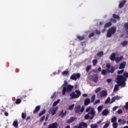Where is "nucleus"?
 <instances>
[{"label": "nucleus", "mask_w": 128, "mask_h": 128, "mask_svg": "<svg viewBox=\"0 0 128 128\" xmlns=\"http://www.w3.org/2000/svg\"><path fill=\"white\" fill-rule=\"evenodd\" d=\"M123 74L125 78H128V72H124Z\"/></svg>", "instance_id": "nucleus-60"}, {"label": "nucleus", "mask_w": 128, "mask_h": 128, "mask_svg": "<svg viewBox=\"0 0 128 128\" xmlns=\"http://www.w3.org/2000/svg\"><path fill=\"white\" fill-rule=\"evenodd\" d=\"M116 100V97L114 96L110 104H112L113 102H114Z\"/></svg>", "instance_id": "nucleus-49"}, {"label": "nucleus", "mask_w": 128, "mask_h": 128, "mask_svg": "<svg viewBox=\"0 0 128 128\" xmlns=\"http://www.w3.org/2000/svg\"><path fill=\"white\" fill-rule=\"evenodd\" d=\"M82 96V92L80 90H76L75 92L73 91L70 94V100H74V98H78L79 96Z\"/></svg>", "instance_id": "nucleus-2"}, {"label": "nucleus", "mask_w": 128, "mask_h": 128, "mask_svg": "<svg viewBox=\"0 0 128 128\" xmlns=\"http://www.w3.org/2000/svg\"><path fill=\"white\" fill-rule=\"evenodd\" d=\"M56 96V94L54 93L52 94V95L51 96L50 98H54V96Z\"/></svg>", "instance_id": "nucleus-64"}, {"label": "nucleus", "mask_w": 128, "mask_h": 128, "mask_svg": "<svg viewBox=\"0 0 128 128\" xmlns=\"http://www.w3.org/2000/svg\"><path fill=\"white\" fill-rule=\"evenodd\" d=\"M122 58H124L123 56H120V57L116 56V58H115L114 61L117 64H118V62H120L122 60Z\"/></svg>", "instance_id": "nucleus-15"}, {"label": "nucleus", "mask_w": 128, "mask_h": 128, "mask_svg": "<svg viewBox=\"0 0 128 128\" xmlns=\"http://www.w3.org/2000/svg\"><path fill=\"white\" fill-rule=\"evenodd\" d=\"M74 108V104H72L70 105V106H69L68 110H72V108Z\"/></svg>", "instance_id": "nucleus-38"}, {"label": "nucleus", "mask_w": 128, "mask_h": 128, "mask_svg": "<svg viewBox=\"0 0 128 128\" xmlns=\"http://www.w3.org/2000/svg\"><path fill=\"white\" fill-rule=\"evenodd\" d=\"M128 44V42L126 40L122 42H121V44L122 46H126Z\"/></svg>", "instance_id": "nucleus-30"}, {"label": "nucleus", "mask_w": 128, "mask_h": 128, "mask_svg": "<svg viewBox=\"0 0 128 128\" xmlns=\"http://www.w3.org/2000/svg\"><path fill=\"white\" fill-rule=\"evenodd\" d=\"M112 17L118 20H120V16L116 15V14H113Z\"/></svg>", "instance_id": "nucleus-24"}, {"label": "nucleus", "mask_w": 128, "mask_h": 128, "mask_svg": "<svg viewBox=\"0 0 128 128\" xmlns=\"http://www.w3.org/2000/svg\"><path fill=\"white\" fill-rule=\"evenodd\" d=\"M114 97L115 98L116 100H120V97L118 96H114Z\"/></svg>", "instance_id": "nucleus-59"}, {"label": "nucleus", "mask_w": 128, "mask_h": 128, "mask_svg": "<svg viewBox=\"0 0 128 128\" xmlns=\"http://www.w3.org/2000/svg\"><path fill=\"white\" fill-rule=\"evenodd\" d=\"M116 32V28L112 27L107 30V38H112V34H114Z\"/></svg>", "instance_id": "nucleus-3"}, {"label": "nucleus", "mask_w": 128, "mask_h": 128, "mask_svg": "<svg viewBox=\"0 0 128 128\" xmlns=\"http://www.w3.org/2000/svg\"><path fill=\"white\" fill-rule=\"evenodd\" d=\"M88 114H90V120H92L94 118V116H96V111H94V108H92L90 112H88Z\"/></svg>", "instance_id": "nucleus-6"}, {"label": "nucleus", "mask_w": 128, "mask_h": 128, "mask_svg": "<svg viewBox=\"0 0 128 128\" xmlns=\"http://www.w3.org/2000/svg\"><path fill=\"white\" fill-rule=\"evenodd\" d=\"M77 38H78L79 40H84V38H86V36L84 35H82V36H77Z\"/></svg>", "instance_id": "nucleus-20"}, {"label": "nucleus", "mask_w": 128, "mask_h": 128, "mask_svg": "<svg viewBox=\"0 0 128 128\" xmlns=\"http://www.w3.org/2000/svg\"><path fill=\"white\" fill-rule=\"evenodd\" d=\"M116 52H113L111 54L110 56V58L112 62H114L116 58Z\"/></svg>", "instance_id": "nucleus-10"}, {"label": "nucleus", "mask_w": 128, "mask_h": 128, "mask_svg": "<svg viewBox=\"0 0 128 128\" xmlns=\"http://www.w3.org/2000/svg\"><path fill=\"white\" fill-rule=\"evenodd\" d=\"M40 110V106H37L35 109L33 111V114H36V112H38Z\"/></svg>", "instance_id": "nucleus-19"}, {"label": "nucleus", "mask_w": 128, "mask_h": 128, "mask_svg": "<svg viewBox=\"0 0 128 128\" xmlns=\"http://www.w3.org/2000/svg\"><path fill=\"white\" fill-rule=\"evenodd\" d=\"M112 22H108L105 24L104 26V28H110V26H112Z\"/></svg>", "instance_id": "nucleus-23"}, {"label": "nucleus", "mask_w": 128, "mask_h": 128, "mask_svg": "<svg viewBox=\"0 0 128 128\" xmlns=\"http://www.w3.org/2000/svg\"><path fill=\"white\" fill-rule=\"evenodd\" d=\"M96 34H100V31L96 29L95 30Z\"/></svg>", "instance_id": "nucleus-47"}, {"label": "nucleus", "mask_w": 128, "mask_h": 128, "mask_svg": "<svg viewBox=\"0 0 128 128\" xmlns=\"http://www.w3.org/2000/svg\"><path fill=\"white\" fill-rule=\"evenodd\" d=\"M46 110H42L41 112L39 114V116H42L44 114H46Z\"/></svg>", "instance_id": "nucleus-31"}, {"label": "nucleus", "mask_w": 128, "mask_h": 128, "mask_svg": "<svg viewBox=\"0 0 128 128\" xmlns=\"http://www.w3.org/2000/svg\"><path fill=\"white\" fill-rule=\"evenodd\" d=\"M96 100V94H94L91 98V102H94Z\"/></svg>", "instance_id": "nucleus-32"}, {"label": "nucleus", "mask_w": 128, "mask_h": 128, "mask_svg": "<svg viewBox=\"0 0 128 128\" xmlns=\"http://www.w3.org/2000/svg\"><path fill=\"white\" fill-rule=\"evenodd\" d=\"M82 126H84V128H87L88 124L84 122H81L79 124L78 126L76 125L74 126V128H82Z\"/></svg>", "instance_id": "nucleus-7"}, {"label": "nucleus", "mask_w": 128, "mask_h": 128, "mask_svg": "<svg viewBox=\"0 0 128 128\" xmlns=\"http://www.w3.org/2000/svg\"><path fill=\"white\" fill-rule=\"evenodd\" d=\"M118 114H122V110L119 109L118 111Z\"/></svg>", "instance_id": "nucleus-62"}, {"label": "nucleus", "mask_w": 128, "mask_h": 128, "mask_svg": "<svg viewBox=\"0 0 128 128\" xmlns=\"http://www.w3.org/2000/svg\"><path fill=\"white\" fill-rule=\"evenodd\" d=\"M126 4V0H123L122 2H120L118 5L119 8H122Z\"/></svg>", "instance_id": "nucleus-12"}, {"label": "nucleus", "mask_w": 128, "mask_h": 128, "mask_svg": "<svg viewBox=\"0 0 128 128\" xmlns=\"http://www.w3.org/2000/svg\"><path fill=\"white\" fill-rule=\"evenodd\" d=\"M110 20L111 22H114V24H116V20L114 18H111L110 19Z\"/></svg>", "instance_id": "nucleus-51"}, {"label": "nucleus", "mask_w": 128, "mask_h": 128, "mask_svg": "<svg viewBox=\"0 0 128 128\" xmlns=\"http://www.w3.org/2000/svg\"><path fill=\"white\" fill-rule=\"evenodd\" d=\"M124 28H125V30H128V22H126L124 24Z\"/></svg>", "instance_id": "nucleus-39"}, {"label": "nucleus", "mask_w": 128, "mask_h": 128, "mask_svg": "<svg viewBox=\"0 0 128 128\" xmlns=\"http://www.w3.org/2000/svg\"><path fill=\"white\" fill-rule=\"evenodd\" d=\"M60 102V100L58 99L57 100L55 101L54 103H53V106H56V104H58V102Z\"/></svg>", "instance_id": "nucleus-29"}, {"label": "nucleus", "mask_w": 128, "mask_h": 128, "mask_svg": "<svg viewBox=\"0 0 128 128\" xmlns=\"http://www.w3.org/2000/svg\"><path fill=\"white\" fill-rule=\"evenodd\" d=\"M124 72V70H118V74H122V72Z\"/></svg>", "instance_id": "nucleus-53"}, {"label": "nucleus", "mask_w": 128, "mask_h": 128, "mask_svg": "<svg viewBox=\"0 0 128 128\" xmlns=\"http://www.w3.org/2000/svg\"><path fill=\"white\" fill-rule=\"evenodd\" d=\"M112 122L114 123H116V116H114L112 118L111 120Z\"/></svg>", "instance_id": "nucleus-34"}, {"label": "nucleus", "mask_w": 128, "mask_h": 128, "mask_svg": "<svg viewBox=\"0 0 128 128\" xmlns=\"http://www.w3.org/2000/svg\"><path fill=\"white\" fill-rule=\"evenodd\" d=\"M72 88H74V86L70 84L68 85L67 87H64L62 89V94L64 96V94H66V92H70L72 90Z\"/></svg>", "instance_id": "nucleus-4"}, {"label": "nucleus", "mask_w": 128, "mask_h": 128, "mask_svg": "<svg viewBox=\"0 0 128 128\" xmlns=\"http://www.w3.org/2000/svg\"><path fill=\"white\" fill-rule=\"evenodd\" d=\"M80 78V73H77V74H72L70 78V80H76L78 78Z\"/></svg>", "instance_id": "nucleus-5"}, {"label": "nucleus", "mask_w": 128, "mask_h": 128, "mask_svg": "<svg viewBox=\"0 0 128 128\" xmlns=\"http://www.w3.org/2000/svg\"><path fill=\"white\" fill-rule=\"evenodd\" d=\"M106 82H108V84H110V82H112V78H108L106 80Z\"/></svg>", "instance_id": "nucleus-55"}, {"label": "nucleus", "mask_w": 128, "mask_h": 128, "mask_svg": "<svg viewBox=\"0 0 128 128\" xmlns=\"http://www.w3.org/2000/svg\"><path fill=\"white\" fill-rule=\"evenodd\" d=\"M68 82L64 81V84H63V88H66V87H68Z\"/></svg>", "instance_id": "nucleus-37"}, {"label": "nucleus", "mask_w": 128, "mask_h": 128, "mask_svg": "<svg viewBox=\"0 0 128 128\" xmlns=\"http://www.w3.org/2000/svg\"><path fill=\"white\" fill-rule=\"evenodd\" d=\"M102 90V88L100 87L98 88L95 90V92L96 94H98V92H99Z\"/></svg>", "instance_id": "nucleus-46"}, {"label": "nucleus", "mask_w": 128, "mask_h": 128, "mask_svg": "<svg viewBox=\"0 0 128 128\" xmlns=\"http://www.w3.org/2000/svg\"><path fill=\"white\" fill-rule=\"evenodd\" d=\"M26 116V114H25L24 113L22 112V118H23V120H24Z\"/></svg>", "instance_id": "nucleus-45"}, {"label": "nucleus", "mask_w": 128, "mask_h": 128, "mask_svg": "<svg viewBox=\"0 0 128 128\" xmlns=\"http://www.w3.org/2000/svg\"><path fill=\"white\" fill-rule=\"evenodd\" d=\"M110 97L107 98L106 100L105 101L106 104H108V102H110Z\"/></svg>", "instance_id": "nucleus-42"}, {"label": "nucleus", "mask_w": 128, "mask_h": 128, "mask_svg": "<svg viewBox=\"0 0 128 128\" xmlns=\"http://www.w3.org/2000/svg\"><path fill=\"white\" fill-rule=\"evenodd\" d=\"M66 114V111H65L64 112V110H62L60 113V116H61V118H64Z\"/></svg>", "instance_id": "nucleus-22"}, {"label": "nucleus", "mask_w": 128, "mask_h": 128, "mask_svg": "<svg viewBox=\"0 0 128 128\" xmlns=\"http://www.w3.org/2000/svg\"><path fill=\"white\" fill-rule=\"evenodd\" d=\"M110 126V123L107 122L105 124V125L103 126V128H108Z\"/></svg>", "instance_id": "nucleus-48"}, {"label": "nucleus", "mask_w": 128, "mask_h": 128, "mask_svg": "<svg viewBox=\"0 0 128 128\" xmlns=\"http://www.w3.org/2000/svg\"><path fill=\"white\" fill-rule=\"evenodd\" d=\"M126 62H123L121 63L119 66V70H122V68H126Z\"/></svg>", "instance_id": "nucleus-14"}, {"label": "nucleus", "mask_w": 128, "mask_h": 128, "mask_svg": "<svg viewBox=\"0 0 128 128\" xmlns=\"http://www.w3.org/2000/svg\"><path fill=\"white\" fill-rule=\"evenodd\" d=\"M84 106H82L81 108V109H80V112H84Z\"/></svg>", "instance_id": "nucleus-61"}, {"label": "nucleus", "mask_w": 128, "mask_h": 128, "mask_svg": "<svg viewBox=\"0 0 128 128\" xmlns=\"http://www.w3.org/2000/svg\"><path fill=\"white\" fill-rule=\"evenodd\" d=\"M100 96L101 98H104L108 96V92L106 90H102L100 92Z\"/></svg>", "instance_id": "nucleus-8"}, {"label": "nucleus", "mask_w": 128, "mask_h": 128, "mask_svg": "<svg viewBox=\"0 0 128 128\" xmlns=\"http://www.w3.org/2000/svg\"><path fill=\"white\" fill-rule=\"evenodd\" d=\"M102 114L103 116H108L110 114V111L108 109H105L102 112Z\"/></svg>", "instance_id": "nucleus-18"}, {"label": "nucleus", "mask_w": 128, "mask_h": 128, "mask_svg": "<svg viewBox=\"0 0 128 128\" xmlns=\"http://www.w3.org/2000/svg\"><path fill=\"white\" fill-rule=\"evenodd\" d=\"M98 112H102V106H99L98 107Z\"/></svg>", "instance_id": "nucleus-41"}, {"label": "nucleus", "mask_w": 128, "mask_h": 128, "mask_svg": "<svg viewBox=\"0 0 128 128\" xmlns=\"http://www.w3.org/2000/svg\"><path fill=\"white\" fill-rule=\"evenodd\" d=\"M126 79L122 75L118 76L116 83L118 85H115L114 89V92H116L118 90L119 86H122V88H124L126 86Z\"/></svg>", "instance_id": "nucleus-1"}, {"label": "nucleus", "mask_w": 128, "mask_h": 128, "mask_svg": "<svg viewBox=\"0 0 128 128\" xmlns=\"http://www.w3.org/2000/svg\"><path fill=\"white\" fill-rule=\"evenodd\" d=\"M62 76H68V71L64 70L62 72Z\"/></svg>", "instance_id": "nucleus-36"}, {"label": "nucleus", "mask_w": 128, "mask_h": 128, "mask_svg": "<svg viewBox=\"0 0 128 128\" xmlns=\"http://www.w3.org/2000/svg\"><path fill=\"white\" fill-rule=\"evenodd\" d=\"M13 126L14 128H18V120H16L13 122Z\"/></svg>", "instance_id": "nucleus-25"}, {"label": "nucleus", "mask_w": 128, "mask_h": 128, "mask_svg": "<svg viewBox=\"0 0 128 128\" xmlns=\"http://www.w3.org/2000/svg\"><path fill=\"white\" fill-rule=\"evenodd\" d=\"M58 107L56 106V108H54L50 110V112H51L52 116H54V114H56V112L58 111Z\"/></svg>", "instance_id": "nucleus-9"}, {"label": "nucleus", "mask_w": 128, "mask_h": 128, "mask_svg": "<svg viewBox=\"0 0 128 128\" xmlns=\"http://www.w3.org/2000/svg\"><path fill=\"white\" fill-rule=\"evenodd\" d=\"M15 102L16 104H20V102H22V100H20V98H18L16 100V101Z\"/></svg>", "instance_id": "nucleus-35"}, {"label": "nucleus", "mask_w": 128, "mask_h": 128, "mask_svg": "<svg viewBox=\"0 0 128 128\" xmlns=\"http://www.w3.org/2000/svg\"><path fill=\"white\" fill-rule=\"evenodd\" d=\"M112 126H113V128H118V122L113 123Z\"/></svg>", "instance_id": "nucleus-50"}, {"label": "nucleus", "mask_w": 128, "mask_h": 128, "mask_svg": "<svg viewBox=\"0 0 128 128\" xmlns=\"http://www.w3.org/2000/svg\"><path fill=\"white\" fill-rule=\"evenodd\" d=\"M108 70H106L104 69H103L102 70V73L101 74H102V76H106V74H108Z\"/></svg>", "instance_id": "nucleus-26"}, {"label": "nucleus", "mask_w": 128, "mask_h": 128, "mask_svg": "<svg viewBox=\"0 0 128 128\" xmlns=\"http://www.w3.org/2000/svg\"><path fill=\"white\" fill-rule=\"evenodd\" d=\"M98 56H99V58H101V56H104V52L100 51V52H98L97 54Z\"/></svg>", "instance_id": "nucleus-28"}, {"label": "nucleus", "mask_w": 128, "mask_h": 128, "mask_svg": "<svg viewBox=\"0 0 128 128\" xmlns=\"http://www.w3.org/2000/svg\"><path fill=\"white\" fill-rule=\"evenodd\" d=\"M74 120H76L74 117H71L69 120H68L67 122L68 124H72V122H74Z\"/></svg>", "instance_id": "nucleus-21"}, {"label": "nucleus", "mask_w": 128, "mask_h": 128, "mask_svg": "<svg viewBox=\"0 0 128 128\" xmlns=\"http://www.w3.org/2000/svg\"><path fill=\"white\" fill-rule=\"evenodd\" d=\"M116 108H118V106H114L112 108V110L114 111L116 110Z\"/></svg>", "instance_id": "nucleus-63"}, {"label": "nucleus", "mask_w": 128, "mask_h": 128, "mask_svg": "<svg viewBox=\"0 0 128 128\" xmlns=\"http://www.w3.org/2000/svg\"><path fill=\"white\" fill-rule=\"evenodd\" d=\"M92 36H94V32H92L88 35V38H92Z\"/></svg>", "instance_id": "nucleus-52"}, {"label": "nucleus", "mask_w": 128, "mask_h": 128, "mask_svg": "<svg viewBox=\"0 0 128 128\" xmlns=\"http://www.w3.org/2000/svg\"><path fill=\"white\" fill-rule=\"evenodd\" d=\"M92 68V65H88L86 67V72H88Z\"/></svg>", "instance_id": "nucleus-33"}, {"label": "nucleus", "mask_w": 128, "mask_h": 128, "mask_svg": "<svg viewBox=\"0 0 128 128\" xmlns=\"http://www.w3.org/2000/svg\"><path fill=\"white\" fill-rule=\"evenodd\" d=\"M110 70H106L108 72H110L111 74H114V70H116V68L114 66H112L110 68Z\"/></svg>", "instance_id": "nucleus-17"}, {"label": "nucleus", "mask_w": 128, "mask_h": 128, "mask_svg": "<svg viewBox=\"0 0 128 128\" xmlns=\"http://www.w3.org/2000/svg\"><path fill=\"white\" fill-rule=\"evenodd\" d=\"M91 128H98V125L96 124H92L90 125Z\"/></svg>", "instance_id": "nucleus-44"}, {"label": "nucleus", "mask_w": 128, "mask_h": 128, "mask_svg": "<svg viewBox=\"0 0 128 128\" xmlns=\"http://www.w3.org/2000/svg\"><path fill=\"white\" fill-rule=\"evenodd\" d=\"M46 118V116H44L40 118V122H42L44 120V119Z\"/></svg>", "instance_id": "nucleus-54"}, {"label": "nucleus", "mask_w": 128, "mask_h": 128, "mask_svg": "<svg viewBox=\"0 0 128 128\" xmlns=\"http://www.w3.org/2000/svg\"><path fill=\"white\" fill-rule=\"evenodd\" d=\"M90 114H88V113L84 116L85 120H88V118L90 120Z\"/></svg>", "instance_id": "nucleus-43"}, {"label": "nucleus", "mask_w": 128, "mask_h": 128, "mask_svg": "<svg viewBox=\"0 0 128 128\" xmlns=\"http://www.w3.org/2000/svg\"><path fill=\"white\" fill-rule=\"evenodd\" d=\"M124 108L128 110V102L126 103V105L124 106Z\"/></svg>", "instance_id": "nucleus-57"}, {"label": "nucleus", "mask_w": 128, "mask_h": 128, "mask_svg": "<svg viewBox=\"0 0 128 128\" xmlns=\"http://www.w3.org/2000/svg\"><path fill=\"white\" fill-rule=\"evenodd\" d=\"M90 99L88 98H86L84 100V106H88L90 104Z\"/></svg>", "instance_id": "nucleus-16"}, {"label": "nucleus", "mask_w": 128, "mask_h": 128, "mask_svg": "<svg viewBox=\"0 0 128 128\" xmlns=\"http://www.w3.org/2000/svg\"><path fill=\"white\" fill-rule=\"evenodd\" d=\"M90 106L88 107L86 110V112H88L90 110Z\"/></svg>", "instance_id": "nucleus-58"}, {"label": "nucleus", "mask_w": 128, "mask_h": 128, "mask_svg": "<svg viewBox=\"0 0 128 128\" xmlns=\"http://www.w3.org/2000/svg\"><path fill=\"white\" fill-rule=\"evenodd\" d=\"M80 106H76L74 108V112L76 114H79L80 112Z\"/></svg>", "instance_id": "nucleus-13"}, {"label": "nucleus", "mask_w": 128, "mask_h": 128, "mask_svg": "<svg viewBox=\"0 0 128 128\" xmlns=\"http://www.w3.org/2000/svg\"><path fill=\"white\" fill-rule=\"evenodd\" d=\"M106 70H110V64H107L106 65Z\"/></svg>", "instance_id": "nucleus-56"}, {"label": "nucleus", "mask_w": 128, "mask_h": 128, "mask_svg": "<svg viewBox=\"0 0 128 128\" xmlns=\"http://www.w3.org/2000/svg\"><path fill=\"white\" fill-rule=\"evenodd\" d=\"M98 74H94L92 76V80L94 82H98Z\"/></svg>", "instance_id": "nucleus-11"}, {"label": "nucleus", "mask_w": 128, "mask_h": 128, "mask_svg": "<svg viewBox=\"0 0 128 128\" xmlns=\"http://www.w3.org/2000/svg\"><path fill=\"white\" fill-rule=\"evenodd\" d=\"M100 100H96V101L94 102V105L98 104H100Z\"/></svg>", "instance_id": "nucleus-40"}, {"label": "nucleus", "mask_w": 128, "mask_h": 128, "mask_svg": "<svg viewBox=\"0 0 128 128\" xmlns=\"http://www.w3.org/2000/svg\"><path fill=\"white\" fill-rule=\"evenodd\" d=\"M93 66H96V64H98V60L96 59H94L92 61Z\"/></svg>", "instance_id": "nucleus-27"}]
</instances>
